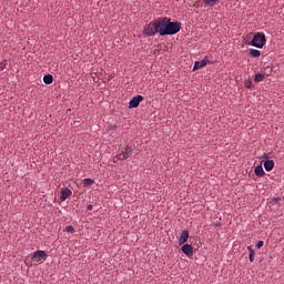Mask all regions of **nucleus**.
Masks as SVG:
<instances>
[{
  "instance_id": "nucleus-1",
  "label": "nucleus",
  "mask_w": 284,
  "mask_h": 284,
  "mask_svg": "<svg viewBox=\"0 0 284 284\" xmlns=\"http://www.w3.org/2000/svg\"><path fill=\"white\" fill-rule=\"evenodd\" d=\"M181 30L180 22H171L168 18H159L144 27V34L146 37H154L159 33L161 37L174 36Z\"/></svg>"
},
{
  "instance_id": "nucleus-2",
  "label": "nucleus",
  "mask_w": 284,
  "mask_h": 284,
  "mask_svg": "<svg viewBox=\"0 0 284 284\" xmlns=\"http://www.w3.org/2000/svg\"><path fill=\"white\" fill-rule=\"evenodd\" d=\"M266 43L265 34L257 33L254 36V39L252 40V45L258 49H262Z\"/></svg>"
},
{
  "instance_id": "nucleus-3",
  "label": "nucleus",
  "mask_w": 284,
  "mask_h": 284,
  "mask_svg": "<svg viewBox=\"0 0 284 284\" xmlns=\"http://www.w3.org/2000/svg\"><path fill=\"white\" fill-rule=\"evenodd\" d=\"M132 155V150L129 148H125L116 158H114V162H116L118 160H126Z\"/></svg>"
},
{
  "instance_id": "nucleus-4",
  "label": "nucleus",
  "mask_w": 284,
  "mask_h": 284,
  "mask_svg": "<svg viewBox=\"0 0 284 284\" xmlns=\"http://www.w3.org/2000/svg\"><path fill=\"white\" fill-rule=\"evenodd\" d=\"M142 100H143V97H142V95H136V97H134V98L130 101L129 108H130V109H135V108H138L139 104L142 102Z\"/></svg>"
},
{
  "instance_id": "nucleus-5",
  "label": "nucleus",
  "mask_w": 284,
  "mask_h": 284,
  "mask_svg": "<svg viewBox=\"0 0 284 284\" xmlns=\"http://www.w3.org/2000/svg\"><path fill=\"white\" fill-rule=\"evenodd\" d=\"M182 252L189 257L193 256V246L191 244H185L182 246Z\"/></svg>"
},
{
  "instance_id": "nucleus-6",
  "label": "nucleus",
  "mask_w": 284,
  "mask_h": 284,
  "mask_svg": "<svg viewBox=\"0 0 284 284\" xmlns=\"http://www.w3.org/2000/svg\"><path fill=\"white\" fill-rule=\"evenodd\" d=\"M71 195H72L71 190H69L68 187L62 189V190H61L60 200L63 202V201H65V200H67L69 196H71Z\"/></svg>"
},
{
  "instance_id": "nucleus-7",
  "label": "nucleus",
  "mask_w": 284,
  "mask_h": 284,
  "mask_svg": "<svg viewBox=\"0 0 284 284\" xmlns=\"http://www.w3.org/2000/svg\"><path fill=\"white\" fill-rule=\"evenodd\" d=\"M47 257V254L44 251H37L34 252L32 258L33 260H37L38 262L41 261V260H44Z\"/></svg>"
},
{
  "instance_id": "nucleus-8",
  "label": "nucleus",
  "mask_w": 284,
  "mask_h": 284,
  "mask_svg": "<svg viewBox=\"0 0 284 284\" xmlns=\"http://www.w3.org/2000/svg\"><path fill=\"white\" fill-rule=\"evenodd\" d=\"M209 60L204 59L202 61H196L193 68V71L204 68L207 64Z\"/></svg>"
},
{
  "instance_id": "nucleus-9",
  "label": "nucleus",
  "mask_w": 284,
  "mask_h": 284,
  "mask_svg": "<svg viewBox=\"0 0 284 284\" xmlns=\"http://www.w3.org/2000/svg\"><path fill=\"white\" fill-rule=\"evenodd\" d=\"M189 234H190V233H189L187 230H185V231L182 232V234H181V236H180V239H179L180 245H182V244H184L185 242H187Z\"/></svg>"
},
{
  "instance_id": "nucleus-10",
  "label": "nucleus",
  "mask_w": 284,
  "mask_h": 284,
  "mask_svg": "<svg viewBox=\"0 0 284 284\" xmlns=\"http://www.w3.org/2000/svg\"><path fill=\"white\" fill-rule=\"evenodd\" d=\"M274 161L273 160H266L264 163V168L267 172H271L274 169Z\"/></svg>"
},
{
  "instance_id": "nucleus-11",
  "label": "nucleus",
  "mask_w": 284,
  "mask_h": 284,
  "mask_svg": "<svg viewBox=\"0 0 284 284\" xmlns=\"http://www.w3.org/2000/svg\"><path fill=\"white\" fill-rule=\"evenodd\" d=\"M255 174L258 176V178H263L265 175V171L263 169L262 165H257L255 168Z\"/></svg>"
},
{
  "instance_id": "nucleus-12",
  "label": "nucleus",
  "mask_w": 284,
  "mask_h": 284,
  "mask_svg": "<svg viewBox=\"0 0 284 284\" xmlns=\"http://www.w3.org/2000/svg\"><path fill=\"white\" fill-rule=\"evenodd\" d=\"M221 0H203L205 6L214 7L216 3H219Z\"/></svg>"
},
{
  "instance_id": "nucleus-13",
  "label": "nucleus",
  "mask_w": 284,
  "mask_h": 284,
  "mask_svg": "<svg viewBox=\"0 0 284 284\" xmlns=\"http://www.w3.org/2000/svg\"><path fill=\"white\" fill-rule=\"evenodd\" d=\"M43 82L48 85L51 84L53 82V77L51 74L45 75Z\"/></svg>"
},
{
  "instance_id": "nucleus-14",
  "label": "nucleus",
  "mask_w": 284,
  "mask_h": 284,
  "mask_svg": "<svg viewBox=\"0 0 284 284\" xmlns=\"http://www.w3.org/2000/svg\"><path fill=\"white\" fill-rule=\"evenodd\" d=\"M264 80H265V75L264 74H261V73L255 74V78H254L255 82L258 83V82H262Z\"/></svg>"
},
{
  "instance_id": "nucleus-15",
  "label": "nucleus",
  "mask_w": 284,
  "mask_h": 284,
  "mask_svg": "<svg viewBox=\"0 0 284 284\" xmlns=\"http://www.w3.org/2000/svg\"><path fill=\"white\" fill-rule=\"evenodd\" d=\"M250 54L253 57V58H260L261 57V51L260 50H256V49H252Z\"/></svg>"
},
{
  "instance_id": "nucleus-16",
  "label": "nucleus",
  "mask_w": 284,
  "mask_h": 284,
  "mask_svg": "<svg viewBox=\"0 0 284 284\" xmlns=\"http://www.w3.org/2000/svg\"><path fill=\"white\" fill-rule=\"evenodd\" d=\"M94 183V181L92 179H84L83 180V185L84 186H90Z\"/></svg>"
},
{
  "instance_id": "nucleus-17",
  "label": "nucleus",
  "mask_w": 284,
  "mask_h": 284,
  "mask_svg": "<svg viewBox=\"0 0 284 284\" xmlns=\"http://www.w3.org/2000/svg\"><path fill=\"white\" fill-rule=\"evenodd\" d=\"M245 87H246L247 89H252V88H253V82H252L251 79H248V80L245 81Z\"/></svg>"
},
{
  "instance_id": "nucleus-18",
  "label": "nucleus",
  "mask_w": 284,
  "mask_h": 284,
  "mask_svg": "<svg viewBox=\"0 0 284 284\" xmlns=\"http://www.w3.org/2000/svg\"><path fill=\"white\" fill-rule=\"evenodd\" d=\"M65 231L68 233H73L74 232V227L72 225H69V226L65 227Z\"/></svg>"
},
{
  "instance_id": "nucleus-19",
  "label": "nucleus",
  "mask_w": 284,
  "mask_h": 284,
  "mask_svg": "<svg viewBox=\"0 0 284 284\" xmlns=\"http://www.w3.org/2000/svg\"><path fill=\"white\" fill-rule=\"evenodd\" d=\"M247 250L250 251V255H255V251L252 246H248Z\"/></svg>"
},
{
  "instance_id": "nucleus-20",
  "label": "nucleus",
  "mask_w": 284,
  "mask_h": 284,
  "mask_svg": "<svg viewBox=\"0 0 284 284\" xmlns=\"http://www.w3.org/2000/svg\"><path fill=\"white\" fill-rule=\"evenodd\" d=\"M263 245H264V242L263 241H258L257 244H256V247L261 248Z\"/></svg>"
},
{
  "instance_id": "nucleus-21",
  "label": "nucleus",
  "mask_w": 284,
  "mask_h": 284,
  "mask_svg": "<svg viewBox=\"0 0 284 284\" xmlns=\"http://www.w3.org/2000/svg\"><path fill=\"white\" fill-rule=\"evenodd\" d=\"M261 160H267V161H270L267 154H264V155L261 158Z\"/></svg>"
},
{
  "instance_id": "nucleus-22",
  "label": "nucleus",
  "mask_w": 284,
  "mask_h": 284,
  "mask_svg": "<svg viewBox=\"0 0 284 284\" xmlns=\"http://www.w3.org/2000/svg\"><path fill=\"white\" fill-rule=\"evenodd\" d=\"M6 65L3 63H0V71L4 70Z\"/></svg>"
},
{
  "instance_id": "nucleus-23",
  "label": "nucleus",
  "mask_w": 284,
  "mask_h": 284,
  "mask_svg": "<svg viewBox=\"0 0 284 284\" xmlns=\"http://www.w3.org/2000/svg\"><path fill=\"white\" fill-rule=\"evenodd\" d=\"M254 260H255V255H251V254H250V261H251V262H254Z\"/></svg>"
},
{
  "instance_id": "nucleus-24",
  "label": "nucleus",
  "mask_w": 284,
  "mask_h": 284,
  "mask_svg": "<svg viewBox=\"0 0 284 284\" xmlns=\"http://www.w3.org/2000/svg\"><path fill=\"white\" fill-rule=\"evenodd\" d=\"M118 126L116 125H111L110 128H109V130L111 131V130H115Z\"/></svg>"
},
{
  "instance_id": "nucleus-25",
  "label": "nucleus",
  "mask_w": 284,
  "mask_h": 284,
  "mask_svg": "<svg viewBox=\"0 0 284 284\" xmlns=\"http://www.w3.org/2000/svg\"><path fill=\"white\" fill-rule=\"evenodd\" d=\"M89 211H91L93 209V206L91 204L88 205L87 207Z\"/></svg>"
},
{
  "instance_id": "nucleus-26",
  "label": "nucleus",
  "mask_w": 284,
  "mask_h": 284,
  "mask_svg": "<svg viewBox=\"0 0 284 284\" xmlns=\"http://www.w3.org/2000/svg\"><path fill=\"white\" fill-rule=\"evenodd\" d=\"M215 225H216V226H220V225H221V223H220V222H217V223H215Z\"/></svg>"
}]
</instances>
